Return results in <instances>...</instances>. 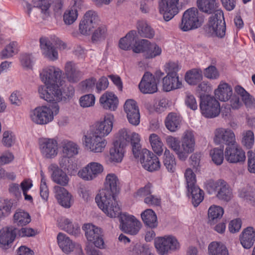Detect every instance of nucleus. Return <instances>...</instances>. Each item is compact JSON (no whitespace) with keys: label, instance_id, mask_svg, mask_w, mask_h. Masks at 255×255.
I'll return each mask as SVG.
<instances>
[{"label":"nucleus","instance_id":"1","mask_svg":"<svg viewBox=\"0 0 255 255\" xmlns=\"http://www.w3.org/2000/svg\"><path fill=\"white\" fill-rule=\"evenodd\" d=\"M62 71L58 67L49 65L39 71V78L44 84L38 87L40 98L47 102H59L62 99L60 86L62 85Z\"/></svg>","mask_w":255,"mask_h":255},{"label":"nucleus","instance_id":"2","mask_svg":"<svg viewBox=\"0 0 255 255\" xmlns=\"http://www.w3.org/2000/svg\"><path fill=\"white\" fill-rule=\"evenodd\" d=\"M120 181L114 173L108 174L105 178L104 187L95 198L99 208L109 217L114 218L120 213V207L115 199L119 191Z\"/></svg>","mask_w":255,"mask_h":255},{"label":"nucleus","instance_id":"3","mask_svg":"<svg viewBox=\"0 0 255 255\" xmlns=\"http://www.w3.org/2000/svg\"><path fill=\"white\" fill-rule=\"evenodd\" d=\"M53 105L38 106L29 112V118L35 124L45 125L52 122L60 111L58 102Z\"/></svg>","mask_w":255,"mask_h":255},{"label":"nucleus","instance_id":"4","mask_svg":"<svg viewBox=\"0 0 255 255\" xmlns=\"http://www.w3.org/2000/svg\"><path fill=\"white\" fill-rule=\"evenodd\" d=\"M82 142L86 150L96 153L104 151L107 144L105 138L88 130L84 134Z\"/></svg>","mask_w":255,"mask_h":255},{"label":"nucleus","instance_id":"5","mask_svg":"<svg viewBox=\"0 0 255 255\" xmlns=\"http://www.w3.org/2000/svg\"><path fill=\"white\" fill-rule=\"evenodd\" d=\"M203 29L208 37L223 38L226 34V23L224 17H209Z\"/></svg>","mask_w":255,"mask_h":255},{"label":"nucleus","instance_id":"6","mask_svg":"<svg viewBox=\"0 0 255 255\" xmlns=\"http://www.w3.org/2000/svg\"><path fill=\"white\" fill-rule=\"evenodd\" d=\"M206 188L210 194L217 191L216 196L220 200L229 201L233 197L231 187L227 182L222 179L216 181H209L207 183Z\"/></svg>","mask_w":255,"mask_h":255},{"label":"nucleus","instance_id":"7","mask_svg":"<svg viewBox=\"0 0 255 255\" xmlns=\"http://www.w3.org/2000/svg\"><path fill=\"white\" fill-rule=\"evenodd\" d=\"M118 217L120 222L121 229L124 232L134 235L139 232L141 223L135 217L126 212L120 213L115 218Z\"/></svg>","mask_w":255,"mask_h":255},{"label":"nucleus","instance_id":"8","mask_svg":"<svg viewBox=\"0 0 255 255\" xmlns=\"http://www.w3.org/2000/svg\"><path fill=\"white\" fill-rule=\"evenodd\" d=\"M83 230L88 242L93 243L97 248L105 249L102 232L100 228L89 223L83 226Z\"/></svg>","mask_w":255,"mask_h":255},{"label":"nucleus","instance_id":"9","mask_svg":"<svg viewBox=\"0 0 255 255\" xmlns=\"http://www.w3.org/2000/svg\"><path fill=\"white\" fill-rule=\"evenodd\" d=\"M104 167L102 164L98 162H90L81 168L78 172L79 177L85 181H91L102 173Z\"/></svg>","mask_w":255,"mask_h":255},{"label":"nucleus","instance_id":"10","mask_svg":"<svg viewBox=\"0 0 255 255\" xmlns=\"http://www.w3.org/2000/svg\"><path fill=\"white\" fill-rule=\"evenodd\" d=\"M200 108L202 114L208 118H213L218 116L221 111L219 102L213 97L206 96L202 99Z\"/></svg>","mask_w":255,"mask_h":255},{"label":"nucleus","instance_id":"11","mask_svg":"<svg viewBox=\"0 0 255 255\" xmlns=\"http://www.w3.org/2000/svg\"><path fill=\"white\" fill-rule=\"evenodd\" d=\"M195 144V139L193 131L187 130L184 131L181 138V146H180V153H178L179 158L185 160L188 154L194 151Z\"/></svg>","mask_w":255,"mask_h":255},{"label":"nucleus","instance_id":"12","mask_svg":"<svg viewBox=\"0 0 255 255\" xmlns=\"http://www.w3.org/2000/svg\"><path fill=\"white\" fill-rule=\"evenodd\" d=\"M39 146L43 157L52 159L56 157L58 152L57 141L54 138H41L39 139Z\"/></svg>","mask_w":255,"mask_h":255},{"label":"nucleus","instance_id":"13","mask_svg":"<svg viewBox=\"0 0 255 255\" xmlns=\"http://www.w3.org/2000/svg\"><path fill=\"white\" fill-rule=\"evenodd\" d=\"M114 119L113 115H106L103 120L96 122L88 131L104 138L112 130Z\"/></svg>","mask_w":255,"mask_h":255},{"label":"nucleus","instance_id":"14","mask_svg":"<svg viewBox=\"0 0 255 255\" xmlns=\"http://www.w3.org/2000/svg\"><path fill=\"white\" fill-rule=\"evenodd\" d=\"M139 156L140 163L145 169L152 172L160 169L159 160L151 151L146 148L142 149Z\"/></svg>","mask_w":255,"mask_h":255},{"label":"nucleus","instance_id":"15","mask_svg":"<svg viewBox=\"0 0 255 255\" xmlns=\"http://www.w3.org/2000/svg\"><path fill=\"white\" fill-rule=\"evenodd\" d=\"M196 4L199 10L212 16H224V12L216 0H197Z\"/></svg>","mask_w":255,"mask_h":255},{"label":"nucleus","instance_id":"16","mask_svg":"<svg viewBox=\"0 0 255 255\" xmlns=\"http://www.w3.org/2000/svg\"><path fill=\"white\" fill-rule=\"evenodd\" d=\"M40 48L42 56L50 61H55L59 58L57 49L48 37H42L39 39Z\"/></svg>","mask_w":255,"mask_h":255},{"label":"nucleus","instance_id":"17","mask_svg":"<svg viewBox=\"0 0 255 255\" xmlns=\"http://www.w3.org/2000/svg\"><path fill=\"white\" fill-rule=\"evenodd\" d=\"M225 157L229 163H242L245 161V151L237 144L227 146L225 151Z\"/></svg>","mask_w":255,"mask_h":255},{"label":"nucleus","instance_id":"18","mask_svg":"<svg viewBox=\"0 0 255 255\" xmlns=\"http://www.w3.org/2000/svg\"><path fill=\"white\" fill-rule=\"evenodd\" d=\"M214 141L217 144L224 143L230 146L236 143V137L233 131L228 128H218L215 131Z\"/></svg>","mask_w":255,"mask_h":255},{"label":"nucleus","instance_id":"19","mask_svg":"<svg viewBox=\"0 0 255 255\" xmlns=\"http://www.w3.org/2000/svg\"><path fill=\"white\" fill-rule=\"evenodd\" d=\"M124 111L127 114L128 122L133 125L137 126L140 123V114L136 102L131 99L126 101L124 105Z\"/></svg>","mask_w":255,"mask_h":255},{"label":"nucleus","instance_id":"20","mask_svg":"<svg viewBox=\"0 0 255 255\" xmlns=\"http://www.w3.org/2000/svg\"><path fill=\"white\" fill-rule=\"evenodd\" d=\"M138 87L143 94H153L156 92L158 89L155 76L149 72L144 74Z\"/></svg>","mask_w":255,"mask_h":255},{"label":"nucleus","instance_id":"21","mask_svg":"<svg viewBox=\"0 0 255 255\" xmlns=\"http://www.w3.org/2000/svg\"><path fill=\"white\" fill-rule=\"evenodd\" d=\"M53 192L58 203L66 208H69L73 203L72 195L65 188L56 185Z\"/></svg>","mask_w":255,"mask_h":255},{"label":"nucleus","instance_id":"22","mask_svg":"<svg viewBox=\"0 0 255 255\" xmlns=\"http://www.w3.org/2000/svg\"><path fill=\"white\" fill-rule=\"evenodd\" d=\"M179 0H159L158 9L160 14L175 16L179 12L177 6Z\"/></svg>","mask_w":255,"mask_h":255},{"label":"nucleus","instance_id":"23","mask_svg":"<svg viewBox=\"0 0 255 255\" xmlns=\"http://www.w3.org/2000/svg\"><path fill=\"white\" fill-rule=\"evenodd\" d=\"M16 237V233L11 227H5L0 230V247L3 250L11 247Z\"/></svg>","mask_w":255,"mask_h":255},{"label":"nucleus","instance_id":"24","mask_svg":"<svg viewBox=\"0 0 255 255\" xmlns=\"http://www.w3.org/2000/svg\"><path fill=\"white\" fill-rule=\"evenodd\" d=\"M46 0H33L34 5L31 6L29 3H26L25 8L28 14H49L50 3L45 2Z\"/></svg>","mask_w":255,"mask_h":255},{"label":"nucleus","instance_id":"25","mask_svg":"<svg viewBox=\"0 0 255 255\" xmlns=\"http://www.w3.org/2000/svg\"><path fill=\"white\" fill-rule=\"evenodd\" d=\"M99 103L104 109L115 111L118 107L119 100L114 93L107 91L101 96Z\"/></svg>","mask_w":255,"mask_h":255},{"label":"nucleus","instance_id":"26","mask_svg":"<svg viewBox=\"0 0 255 255\" xmlns=\"http://www.w3.org/2000/svg\"><path fill=\"white\" fill-rule=\"evenodd\" d=\"M49 169L52 171L51 179L54 182L62 186L68 185L70 178L62 169L56 164H51Z\"/></svg>","mask_w":255,"mask_h":255},{"label":"nucleus","instance_id":"27","mask_svg":"<svg viewBox=\"0 0 255 255\" xmlns=\"http://www.w3.org/2000/svg\"><path fill=\"white\" fill-rule=\"evenodd\" d=\"M204 22V17H182L179 27L183 31H188L200 27Z\"/></svg>","mask_w":255,"mask_h":255},{"label":"nucleus","instance_id":"28","mask_svg":"<svg viewBox=\"0 0 255 255\" xmlns=\"http://www.w3.org/2000/svg\"><path fill=\"white\" fill-rule=\"evenodd\" d=\"M98 25V17H83L79 24V30L82 34L89 35Z\"/></svg>","mask_w":255,"mask_h":255},{"label":"nucleus","instance_id":"29","mask_svg":"<svg viewBox=\"0 0 255 255\" xmlns=\"http://www.w3.org/2000/svg\"><path fill=\"white\" fill-rule=\"evenodd\" d=\"M64 71L68 81L75 83L79 81L83 76V73L78 69L76 64L72 61L65 63Z\"/></svg>","mask_w":255,"mask_h":255},{"label":"nucleus","instance_id":"30","mask_svg":"<svg viewBox=\"0 0 255 255\" xmlns=\"http://www.w3.org/2000/svg\"><path fill=\"white\" fill-rule=\"evenodd\" d=\"M240 241L243 248L250 249L255 242V229L252 227L245 228L240 236Z\"/></svg>","mask_w":255,"mask_h":255},{"label":"nucleus","instance_id":"31","mask_svg":"<svg viewBox=\"0 0 255 255\" xmlns=\"http://www.w3.org/2000/svg\"><path fill=\"white\" fill-rule=\"evenodd\" d=\"M181 81L179 80L178 75L167 74L162 79L163 90L166 92L180 89L182 87Z\"/></svg>","mask_w":255,"mask_h":255},{"label":"nucleus","instance_id":"32","mask_svg":"<svg viewBox=\"0 0 255 255\" xmlns=\"http://www.w3.org/2000/svg\"><path fill=\"white\" fill-rule=\"evenodd\" d=\"M215 96L220 101L226 102L230 99L233 94L231 87L227 83L221 81L214 91Z\"/></svg>","mask_w":255,"mask_h":255},{"label":"nucleus","instance_id":"33","mask_svg":"<svg viewBox=\"0 0 255 255\" xmlns=\"http://www.w3.org/2000/svg\"><path fill=\"white\" fill-rule=\"evenodd\" d=\"M58 244L65 254H68L77 248L78 244L73 243L65 234L60 233L57 237Z\"/></svg>","mask_w":255,"mask_h":255},{"label":"nucleus","instance_id":"34","mask_svg":"<svg viewBox=\"0 0 255 255\" xmlns=\"http://www.w3.org/2000/svg\"><path fill=\"white\" fill-rule=\"evenodd\" d=\"M181 122V117L173 113H169L164 121L166 128L171 132H175L179 129Z\"/></svg>","mask_w":255,"mask_h":255},{"label":"nucleus","instance_id":"35","mask_svg":"<svg viewBox=\"0 0 255 255\" xmlns=\"http://www.w3.org/2000/svg\"><path fill=\"white\" fill-rule=\"evenodd\" d=\"M60 227L68 234L77 236L80 234V227L77 223H73L70 219L63 218L59 223Z\"/></svg>","mask_w":255,"mask_h":255},{"label":"nucleus","instance_id":"36","mask_svg":"<svg viewBox=\"0 0 255 255\" xmlns=\"http://www.w3.org/2000/svg\"><path fill=\"white\" fill-rule=\"evenodd\" d=\"M209 255H230L227 246L221 242L214 241L208 247Z\"/></svg>","mask_w":255,"mask_h":255},{"label":"nucleus","instance_id":"37","mask_svg":"<svg viewBox=\"0 0 255 255\" xmlns=\"http://www.w3.org/2000/svg\"><path fill=\"white\" fill-rule=\"evenodd\" d=\"M62 151L67 157H72L78 154L79 147L74 141L64 140L61 142Z\"/></svg>","mask_w":255,"mask_h":255},{"label":"nucleus","instance_id":"38","mask_svg":"<svg viewBox=\"0 0 255 255\" xmlns=\"http://www.w3.org/2000/svg\"><path fill=\"white\" fill-rule=\"evenodd\" d=\"M141 218L144 224L150 228H156L158 225L157 216L150 209H147L141 213Z\"/></svg>","mask_w":255,"mask_h":255},{"label":"nucleus","instance_id":"39","mask_svg":"<svg viewBox=\"0 0 255 255\" xmlns=\"http://www.w3.org/2000/svg\"><path fill=\"white\" fill-rule=\"evenodd\" d=\"M13 223L18 226H24L31 222V217L28 213L22 209H17L13 216Z\"/></svg>","mask_w":255,"mask_h":255},{"label":"nucleus","instance_id":"40","mask_svg":"<svg viewBox=\"0 0 255 255\" xmlns=\"http://www.w3.org/2000/svg\"><path fill=\"white\" fill-rule=\"evenodd\" d=\"M148 139L153 152L158 156L161 155L164 150V144L160 136L156 133H151Z\"/></svg>","mask_w":255,"mask_h":255},{"label":"nucleus","instance_id":"41","mask_svg":"<svg viewBox=\"0 0 255 255\" xmlns=\"http://www.w3.org/2000/svg\"><path fill=\"white\" fill-rule=\"evenodd\" d=\"M136 32L134 30H131L127 35L119 41V47L122 49L128 50L131 48L134 43Z\"/></svg>","mask_w":255,"mask_h":255},{"label":"nucleus","instance_id":"42","mask_svg":"<svg viewBox=\"0 0 255 255\" xmlns=\"http://www.w3.org/2000/svg\"><path fill=\"white\" fill-rule=\"evenodd\" d=\"M124 147L114 143L110 150V160L113 162H121L124 156Z\"/></svg>","mask_w":255,"mask_h":255},{"label":"nucleus","instance_id":"43","mask_svg":"<svg viewBox=\"0 0 255 255\" xmlns=\"http://www.w3.org/2000/svg\"><path fill=\"white\" fill-rule=\"evenodd\" d=\"M203 78L202 71L200 69L194 68L188 71L185 74V79L190 85H196Z\"/></svg>","mask_w":255,"mask_h":255},{"label":"nucleus","instance_id":"44","mask_svg":"<svg viewBox=\"0 0 255 255\" xmlns=\"http://www.w3.org/2000/svg\"><path fill=\"white\" fill-rule=\"evenodd\" d=\"M187 189L190 193L193 205L194 207H197L204 199V191L198 185Z\"/></svg>","mask_w":255,"mask_h":255},{"label":"nucleus","instance_id":"45","mask_svg":"<svg viewBox=\"0 0 255 255\" xmlns=\"http://www.w3.org/2000/svg\"><path fill=\"white\" fill-rule=\"evenodd\" d=\"M224 213V211L222 207L214 205L211 206L208 209L209 222L211 224L217 222L222 218Z\"/></svg>","mask_w":255,"mask_h":255},{"label":"nucleus","instance_id":"46","mask_svg":"<svg viewBox=\"0 0 255 255\" xmlns=\"http://www.w3.org/2000/svg\"><path fill=\"white\" fill-rule=\"evenodd\" d=\"M163 163L169 172H174L175 171L176 165L175 158L169 150L167 148L164 150Z\"/></svg>","mask_w":255,"mask_h":255},{"label":"nucleus","instance_id":"47","mask_svg":"<svg viewBox=\"0 0 255 255\" xmlns=\"http://www.w3.org/2000/svg\"><path fill=\"white\" fill-rule=\"evenodd\" d=\"M129 141L132 146V150L134 156L136 158L139 157L141 151V145L140 143V135L136 132L130 133Z\"/></svg>","mask_w":255,"mask_h":255},{"label":"nucleus","instance_id":"48","mask_svg":"<svg viewBox=\"0 0 255 255\" xmlns=\"http://www.w3.org/2000/svg\"><path fill=\"white\" fill-rule=\"evenodd\" d=\"M144 56L146 58H153L159 56L162 52L161 48L155 43H151L148 41Z\"/></svg>","mask_w":255,"mask_h":255},{"label":"nucleus","instance_id":"49","mask_svg":"<svg viewBox=\"0 0 255 255\" xmlns=\"http://www.w3.org/2000/svg\"><path fill=\"white\" fill-rule=\"evenodd\" d=\"M129 136L130 132L127 129H121L117 133L114 143L125 147L129 142Z\"/></svg>","mask_w":255,"mask_h":255},{"label":"nucleus","instance_id":"50","mask_svg":"<svg viewBox=\"0 0 255 255\" xmlns=\"http://www.w3.org/2000/svg\"><path fill=\"white\" fill-rule=\"evenodd\" d=\"M19 61L21 66L25 69H32L35 62L34 58L32 54L24 53L19 56Z\"/></svg>","mask_w":255,"mask_h":255},{"label":"nucleus","instance_id":"51","mask_svg":"<svg viewBox=\"0 0 255 255\" xmlns=\"http://www.w3.org/2000/svg\"><path fill=\"white\" fill-rule=\"evenodd\" d=\"M167 243L166 236L157 237L155 239L154 246L160 255H165L168 254Z\"/></svg>","mask_w":255,"mask_h":255},{"label":"nucleus","instance_id":"52","mask_svg":"<svg viewBox=\"0 0 255 255\" xmlns=\"http://www.w3.org/2000/svg\"><path fill=\"white\" fill-rule=\"evenodd\" d=\"M137 28L142 37L151 38L154 35V30L146 22H138Z\"/></svg>","mask_w":255,"mask_h":255},{"label":"nucleus","instance_id":"53","mask_svg":"<svg viewBox=\"0 0 255 255\" xmlns=\"http://www.w3.org/2000/svg\"><path fill=\"white\" fill-rule=\"evenodd\" d=\"M210 157L213 162L217 165H220L224 160L223 149L219 148H214L210 151Z\"/></svg>","mask_w":255,"mask_h":255},{"label":"nucleus","instance_id":"54","mask_svg":"<svg viewBox=\"0 0 255 255\" xmlns=\"http://www.w3.org/2000/svg\"><path fill=\"white\" fill-rule=\"evenodd\" d=\"M17 43L15 42H11L6 45L4 49L0 53V58L2 59H7L12 57L17 53Z\"/></svg>","mask_w":255,"mask_h":255},{"label":"nucleus","instance_id":"55","mask_svg":"<svg viewBox=\"0 0 255 255\" xmlns=\"http://www.w3.org/2000/svg\"><path fill=\"white\" fill-rule=\"evenodd\" d=\"M107 35V29L105 25H102L98 26L93 31L92 40L97 42L104 40Z\"/></svg>","mask_w":255,"mask_h":255},{"label":"nucleus","instance_id":"56","mask_svg":"<svg viewBox=\"0 0 255 255\" xmlns=\"http://www.w3.org/2000/svg\"><path fill=\"white\" fill-rule=\"evenodd\" d=\"M12 203L5 200H0V221L7 217L11 211Z\"/></svg>","mask_w":255,"mask_h":255},{"label":"nucleus","instance_id":"57","mask_svg":"<svg viewBox=\"0 0 255 255\" xmlns=\"http://www.w3.org/2000/svg\"><path fill=\"white\" fill-rule=\"evenodd\" d=\"M184 177L187 189L197 186L196 175L190 168H187L184 172Z\"/></svg>","mask_w":255,"mask_h":255},{"label":"nucleus","instance_id":"58","mask_svg":"<svg viewBox=\"0 0 255 255\" xmlns=\"http://www.w3.org/2000/svg\"><path fill=\"white\" fill-rule=\"evenodd\" d=\"M165 141L166 145L175 151L178 156V153H180V145L178 138L172 135H167L165 137Z\"/></svg>","mask_w":255,"mask_h":255},{"label":"nucleus","instance_id":"59","mask_svg":"<svg viewBox=\"0 0 255 255\" xmlns=\"http://www.w3.org/2000/svg\"><path fill=\"white\" fill-rule=\"evenodd\" d=\"M95 103V97L93 94H89L80 97L79 104L81 107L87 108L92 107Z\"/></svg>","mask_w":255,"mask_h":255},{"label":"nucleus","instance_id":"60","mask_svg":"<svg viewBox=\"0 0 255 255\" xmlns=\"http://www.w3.org/2000/svg\"><path fill=\"white\" fill-rule=\"evenodd\" d=\"M41 182L40 185V194L44 201H47L49 196V190L46 183L45 176L42 171H40Z\"/></svg>","mask_w":255,"mask_h":255},{"label":"nucleus","instance_id":"61","mask_svg":"<svg viewBox=\"0 0 255 255\" xmlns=\"http://www.w3.org/2000/svg\"><path fill=\"white\" fill-rule=\"evenodd\" d=\"M240 197L250 202H255V190L250 187L243 188L239 191Z\"/></svg>","mask_w":255,"mask_h":255},{"label":"nucleus","instance_id":"62","mask_svg":"<svg viewBox=\"0 0 255 255\" xmlns=\"http://www.w3.org/2000/svg\"><path fill=\"white\" fill-rule=\"evenodd\" d=\"M147 249L146 247L139 244H132L127 249V252L129 255H144Z\"/></svg>","mask_w":255,"mask_h":255},{"label":"nucleus","instance_id":"63","mask_svg":"<svg viewBox=\"0 0 255 255\" xmlns=\"http://www.w3.org/2000/svg\"><path fill=\"white\" fill-rule=\"evenodd\" d=\"M255 141L254 134L251 130H246L243 133L242 143L248 148H251Z\"/></svg>","mask_w":255,"mask_h":255},{"label":"nucleus","instance_id":"64","mask_svg":"<svg viewBox=\"0 0 255 255\" xmlns=\"http://www.w3.org/2000/svg\"><path fill=\"white\" fill-rule=\"evenodd\" d=\"M180 68L181 66L178 62L170 61L164 65V70L168 75H178L177 72Z\"/></svg>","mask_w":255,"mask_h":255}]
</instances>
